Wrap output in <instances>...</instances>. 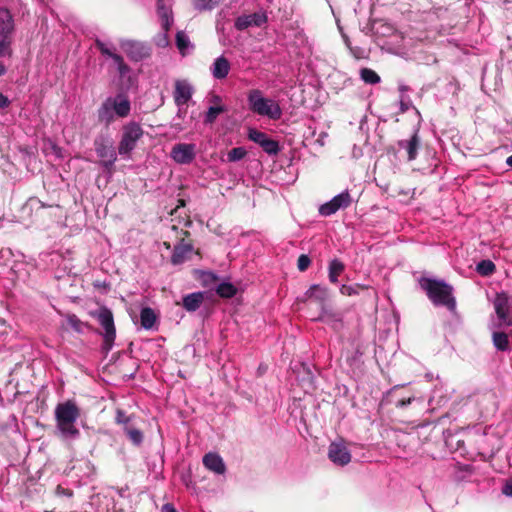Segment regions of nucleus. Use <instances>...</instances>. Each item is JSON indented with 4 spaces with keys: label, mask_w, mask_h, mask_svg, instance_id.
Here are the masks:
<instances>
[{
    "label": "nucleus",
    "mask_w": 512,
    "mask_h": 512,
    "mask_svg": "<svg viewBox=\"0 0 512 512\" xmlns=\"http://www.w3.org/2000/svg\"><path fill=\"white\" fill-rule=\"evenodd\" d=\"M184 227L191 226L192 221L189 218H184L179 221V224H172L167 226L166 237L167 240L163 242L167 249L173 247L172 256H186L197 255L200 256V250L194 247V241L189 231L184 230L179 225Z\"/></svg>",
    "instance_id": "1"
},
{
    "label": "nucleus",
    "mask_w": 512,
    "mask_h": 512,
    "mask_svg": "<svg viewBox=\"0 0 512 512\" xmlns=\"http://www.w3.org/2000/svg\"><path fill=\"white\" fill-rule=\"evenodd\" d=\"M419 285L434 306L445 307L452 313L456 312L457 303L452 285L444 280L429 277H421Z\"/></svg>",
    "instance_id": "2"
},
{
    "label": "nucleus",
    "mask_w": 512,
    "mask_h": 512,
    "mask_svg": "<svg viewBox=\"0 0 512 512\" xmlns=\"http://www.w3.org/2000/svg\"><path fill=\"white\" fill-rule=\"evenodd\" d=\"M80 417V409L74 401L67 400L55 408L56 429L64 440H75L80 436L76 421Z\"/></svg>",
    "instance_id": "3"
},
{
    "label": "nucleus",
    "mask_w": 512,
    "mask_h": 512,
    "mask_svg": "<svg viewBox=\"0 0 512 512\" xmlns=\"http://www.w3.org/2000/svg\"><path fill=\"white\" fill-rule=\"evenodd\" d=\"M144 130L136 121H129L121 128L117 151L123 159H131L138 142L143 138Z\"/></svg>",
    "instance_id": "4"
},
{
    "label": "nucleus",
    "mask_w": 512,
    "mask_h": 512,
    "mask_svg": "<svg viewBox=\"0 0 512 512\" xmlns=\"http://www.w3.org/2000/svg\"><path fill=\"white\" fill-rule=\"evenodd\" d=\"M247 100L250 110L260 116H267L273 120H278L282 116L279 104L272 99L263 97L262 92L258 89L250 90Z\"/></svg>",
    "instance_id": "5"
},
{
    "label": "nucleus",
    "mask_w": 512,
    "mask_h": 512,
    "mask_svg": "<svg viewBox=\"0 0 512 512\" xmlns=\"http://www.w3.org/2000/svg\"><path fill=\"white\" fill-rule=\"evenodd\" d=\"M91 316L98 321L104 330L103 332H100L103 336L102 349L108 353L112 349L116 338V329L112 311L109 308L102 306L91 312Z\"/></svg>",
    "instance_id": "6"
},
{
    "label": "nucleus",
    "mask_w": 512,
    "mask_h": 512,
    "mask_svg": "<svg viewBox=\"0 0 512 512\" xmlns=\"http://www.w3.org/2000/svg\"><path fill=\"white\" fill-rule=\"evenodd\" d=\"M496 319L491 323V329H501L512 325V297L506 292L496 293L493 300Z\"/></svg>",
    "instance_id": "7"
},
{
    "label": "nucleus",
    "mask_w": 512,
    "mask_h": 512,
    "mask_svg": "<svg viewBox=\"0 0 512 512\" xmlns=\"http://www.w3.org/2000/svg\"><path fill=\"white\" fill-rule=\"evenodd\" d=\"M94 149L101 159L100 165L111 172L117 161L118 151L115 150L112 140L105 135H99L94 139Z\"/></svg>",
    "instance_id": "8"
},
{
    "label": "nucleus",
    "mask_w": 512,
    "mask_h": 512,
    "mask_svg": "<svg viewBox=\"0 0 512 512\" xmlns=\"http://www.w3.org/2000/svg\"><path fill=\"white\" fill-rule=\"evenodd\" d=\"M352 203V198L348 190L336 195L329 202L322 204L319 207V213L322 216H331L340 209L349 207Z\"/></svg>",
    "instance_id": "9"
},
{
    "label": "nucleus",
    "mask_w": 512,
    "mask_h": 512,
    "mask_svg": "<svg viewBox=\"0 0 512 512\" xmlns=\"http://www.w3.org/2000/svg\"><path fill=\"white\" fill-rule=\"evenodd\" d=\"M193 88L186 80H176L174 84L173 98L175 104L179 107L177 116L182 118L186 113V109H181V106L187 104L192 98Z\"/></svg>",
    "instance_id": "10"
},
{
    "label": "nucleus",
    "mask_w": 512,
    "mask_h": 512,
    "mask_svg": "<svg viewBox=\"0 0 512 512\" xmlns=\"http://www.w3.org/2000/svg\"><path fill=\"white\" fill-rule=\"evenodd\" d=\"M121 47L125 54L135 62L148 58L151 54V48L140 41L128 40L123 42Z\"/></svg>",
    "instance_id": "11"
},
{
    "label": "nucleus",
    "mask_w": 512,
    "mask_h": 512,
    "mask_svg": "<svg viewBox=\"0 0 512 512\" xmlns=\"http://www.w3.org/2000/svg\"><path fill=\"white\" fill-rule=\"evenodd\" d=\"M172 159L179 164H190L196 157V146L192 143H177L171 150Z\"/></svg>",
    "instance_id": "12"
},
{
    "label": "nucleus",
    "mask_w": 512,
    "mask_h": 512,
    "mask_svg": "<svg viewBox=\"0 0 512 512\" xmlns=\"http://www.w3.org/2000/svg\"><path fill=\"white\" fill-rule=\"evenodd\" d=\"M328 458L338 466H345L351 461V454L343 442H332L328 448Z\"/></svg>",
    "instance_id": "13"
},
{
    "label": "nucleus",
    "mask_w": 512,
    "mask_h": 512,
    "mask_svg": "<svg viewBox=\"0 0 512 512\" xmlns=\"http://www.w3.org/2000/svg\"><path fill=\"white\" fill-rule=\"evenodd\" d=\"M306 295L308 298L314 299L321 305V314L314 320L323 321L326 315H330L328 309L325 306V301L328 299V291L326 288L321 287L320 285H312L306 292Z\"/></svg>",
    "instance_id": "14"
},
{
    "label": "nucleus",
    "mask_w": 512,
    "mask_h": 512,
    "mask_svg": "<svg viewBox=\"0 0 512 512\" xmlns=\"http://www.w3.org/2000/svg\"><path fill=\"white\" fill-rule=\"evenodd\" d=\"M107 99L116 116L125 118L130 114L131 103L125 94L119 93L115 97H108Z\"/></svg>",
    "instance_id": "15"
},
{
    "label": "nucleus",
    "mask_w": 512,
    "mask_h": 512,
    "mask_svg": "<svg viewBox=\"0 0 512 512\" xmlns=\"http://www.w3.org/2000/svg\"><path fill=\"white\" fill-rule=\"evenodd\" d=\"M15 31L14 17L6 7H0V37H10Z\"/></svg>",
    "instance_id": "16"
},
{
    "label": "nucleus",
    "mask_w": 512,
    "mask_h": 512,
    "mask_svg": "<svg viewBox=\"0 0 512 512\" xmlns=\"http://www.w3.org/2000/svg\"><path fill=\"white\" fill-rule=\"evenodd\" d=\"M267 17L261 13H253L250 15H243L236 19L235 27L238 30H245L251 26L260 27L266 23Z\"/></svg>",
    "instance_id": "17"
},
{
    "label": "nucleus",
    "mask_w": 512,
    "mask_h": 512,
    "mask_svg": "<svg viewBox=\"0 0 512 512\" xmlns=\"http://www.w3.org/2000/svg\"><path fill=\"white\" fill-rule=\"evenodd\" d=\"M203 465L216 474H224L226 466L223 459L217 453L209 452L203 457Z\"/></svg>",
    "instance_id": "18"
},
{
    "label": "nucleus",
    "mask_w": 512,
    "mask_h": 512,
    "mask_svg": "<svg viewBox=\"0 0 512 512\" xmlns=\"http://www.w3.org/2000/svg\"><path fill=\"white\" fill-rule=\"evenodd\" d=\"M205 300V292H193L182 299V306L187 312H195Z\"/></svg>",
    "instance_id": "19"
},
{
    "label": "nucleus",
    "mask_w": 512,
    "mask_h": 512,
    "mask_svg": "<svg viewBox=\"0 0 512 512\" xmlns=\"http://www.w3.org/2000/svg\"><path fill=\"white\" fill-rule=\"evenodd\" d=\"M230 71V62L224 57L220 56L215 59L212 67V75L215 79H224L227 77Z\"/></svg>",
    "instance_id": "20"
},
{
    "label": "nucleus",
    "mask_w": 512,
    "mask_h": 512,
    "mask_svg": "<svg viewBox=\"0 0 512 512\" xmlns=\"http://www.w3.org/2000/svg\"><path fill=\"white\" fill-rule=\"evenodd\" d=\"M400 148H403L407 151L408 160H414L417 157V151L420 146V138L417 132L411 136L409 140H401L398 143Z\"/></svg>",
    "instance_id": "21"
},
{
    "label": "nucleus",
    "mask_w": 512,
    "mask_h": 512,
    "mask_svg": "<svg viewBox=\"0 0 512 512\" xmlns=\"http://www.w3.org/2000/svg\"><path fill=\"white\" fill-rule=\"evenodd\" d=\"M492 341L495 348L499 351H508L510 349L508 334L499 331V329H492Z\"/></svg>",
    "instance_id": "22"
},
{
    "label": "nucleus",
    "mask_w": 512,
    "mask_h": 512,
    "mask_svg": "<svg viewBox=\"0 0 512 512\" xmlns=\"http://www.w3.org/2000/svg\"><path fill=\"white\" fill-rule=\"evenodd\" d=\"M156 321H157V316L152 308L144 307L141 309L140 322H141V326L144 329H146V330L152 329L154 327Z\"/></svg>",
    "instance_id": "23"
},
{
    "label": "nucleus",
    "mask_w": 512,
    "mask_h": 512,
    "mask_svg": "<svg viewBox=\"0 0 512 512\" xmlns=\"http://www.w3.org/2000/svg\"><path fill=\"white\" fill-rule=\"evenodd\" d=\"M237 288L231 283L227 281H223L216 285L215 292L216 294L225 299H230L237 294Z\"/></svg>",
    "instance_id": "24"
},
{
    "label": "nucleus",
    "mask_w": 512,
    "mask_h": 512,
    "mask_svg": "<svg viewBox=\"0 0 512 512\" xmlns=\"http://www.w3.org/2000/svg\"><path fill=\"white\" fill-rule=\"evenodd\" d=\"M98 120L105 122L107 125L114 121V112L106 99L98 109Z\"/></svg>",
    "instance_id": "25"
},
{
    "label": "nucleus",
    "mask_w": 512,
    "mask_h": 512,
    "mask_svg": "<svg viewBox=\"0 0 512 512\" xmlns=\"http://www.w3.org/2000/svg\"><path fill=\"white\" fill-rule=\"evenodd\" d=\"M345 266L337 258L333 259L329 265V280L332 283L338 282V277L344 272Z\"/></svg>",
    "instance_id": "26"
},
{
    "label": "nucleus",
    "mask_w": 512,
    "mask_h": 512,
    "mask_svg": "<svg viewBox=\"0 0 512 512\" xmlns=\"http://www.w3.org/2000/svg\"><path fill=\"white\" fill-rule=\"evenodd\" d=\"M124 434L130 440V442L136 447L141 446L144 441L143 432L140 429L136 428L135 426L125 428Z\"/></svg>",
    "instance_id": "27"
},
{
    "label": "nucleus",
    "mask_w": 512,
    "mask_h": 512,
    "mask_svg": "<svg viewBox=\"0 0 512 512\" xmlns=\"http://www.w3.org/2000/svg\"><path fill=\"white\" fill-rule=\"evenodd\" d=\"M157 13L162 20V26L167 30L170 25L171 10L164 3V0H157Z\"/></svg>",
    "instance_id": "28"
},
{
    "label": "nucleus",
    "mask_w": 512,
    "mask_h": 512,
    "mask_svg": "<svg viewBox=\"0 0 512 512\" xmlns=\"http://www.w3.org/2000/svg\"><path fill=\"white\" fill-rule=\"evenodd\" d=\"M360 78L361 80L370 85H374L380 82V76L370 68H362L360 70Z\"/></svg>",
    "instance_id": "29"
},
{
    "label": "nucleus",
    "mask_w": 512,
    "mask_h": 512,
    "mask_svg": "<svg viewBox=\"0 0 512 512\" xmlns=\"http://www.w3.org/2000/svg\"><path fill=\"white\" fill-rule=\"evenodd\" d=\"M132 419L133 415H128L125 411L121 409H117L116 416H115V422L118 425L122 426V430L125 433V428L127 427H133L132 425Z\"/></svg>",
    "instance_id": "30"
},
{
    "label": "nucleus",
    "mask_w": 512,
    "mask_h": 512,
    "mask_svg": "<svg viewBox=\"0 0 512 512\" xmlns=\"http://www.w3.org/2000/svg\"><path fill=\"white\" fill-rule=\"evenodd\" d=\"M66 320L68 325L78 333H83L84 328L88 327V324L82 322L75 314L67 315Z\"/></svg>",
    "instance_id": "31"
},
{
    "label": "nucleus",
    "mask_w": 512,
    "mask_h": 512,
    "mask_svg": "<svg viewBox=\"0 0 512 512\" xmlns=\"http://www.w3.org/2000/svg\"><path fill=\"white\" fill-rule=\"evenodd\" d=\"M476 270L482 276H489L494 272L495 264L489 259H485L477 264Z\"/></svg>",
    "instance_id": "32"
},
{
    "label": "nucleus",
    "mask_w": 512,
    "mask_h": 512,
    "mask_svg": "<svg viewBox=\"0 0 512 512\" xmlns=\"http://www.w3.org/2000/svg\"><path fill=\"white\" fill-rule=\"evenodd\" d=\"M247 155V151L243 147L232 148L227 153V160L229 162H236L242 160Z\"/></svg>",
    "instance_id": "33"
},
{
    "label": "nucleus",
    "mask_w": 512,
    "mask_h": 512,
    "mask_svg": "<svg viewBox=\"0 0 512 512\" xmlns=\"http://www.w3.org/2000/svg\"><path fill=\"white\" fill-rule=\"evenodd\" d=\"M221 0H194V7L199 11L212 10Z\"/></svg>",
    "instance_id": "34"
},
{
    "label": "nucleus",
    "mask_w": 512,
    "mask_h": 512,
    "mask_svg": "<svg viewBox=\"0 0 512 512\" xmlns=\"http://www.w3.org/2000/svg\"><path fill=\"white\" fill-rule=\"evenodd\" d=\"M261 147L269 155H277L280 151L279 143L269 137L261 145Z\"/></svg>",
    "instance_id": "35"
},
{
    "label": "nucleus",
    "mask_w": 512,
    "mask_h": 512,
    "mask_svg": "<svg viewBox=\"0 0 512 512\" xmlns=\"http://www.w3.org/2000/svg\"><path fill=\"white\" fill-rule=\"evenodd\" d=\"M225 108L223 106H211L205 116V123L212 124L219 114L223 113Z\"/></svg>",
    "instance_id": "36"
},
{
    "label": "nucleus",
    "mask_w": 512,
    "mask_h": 512,
    "mask_svg": "<svg viewBox=\"0 0 512 512\" xmlns=\"http://www.w3.org/2000/svg\"><path fill=\"white\" fill-rule=\"evenodd\" d=\"M249 140L259 144L260 146L267 140L268 136L257 129L251 128L248 132Z\"/></svg>",
    "instance_id": "37"
},
{
    "label": "nucleus",
    "mask_w": 512,
    "mask_h": 512,
    "mask_svg": "<svg viewBox=\"0 0 512 512\" xmlns=\"http://www.w3.org/2000/svg\"><path fill=\"white\" fill-rule=\"evenodd\" d=\"M12 38L10 37H1L0 39V57H3L5 55L11 56L12 55Z\"/></svg>",
    "instance_id": "38"
},
{
    "label": "nucleus",
    "mask_w": 512,
    "mask_h": 512,
    "mask_svg": "<svg viewBox=\"0 0 512 512\" xmlns=\"http://www.w3.org/2000/svg\"><path fill=\"white\" fill-rule=\"evenodd\" d=\"M200 279H201L202 284L204 286H210V285L215 284L217 282L218 276L215 273H213V272L203 271V272H201Z\"/></svg>",
    "instance_id": "39"
},
{
    "label": "nucleus",
    "mask_w": 512,
    "mask_h": 512,
    "mask_svg": "<svg viewBox=\"0 0 512 512\" xmlns=\"http://www.w3.org/2000/svg\"><path fill=\"white\" fill-rule=\"evenodd\" d=\"M176 45L182 53L188 47L189 39L184 32H178L176 34Z\"/></svg>",
    "instance_id": "40"
},
{
    "label": "nucleus",
    "mask_w": 512,
    "mask_h": 512,
    "mask_svg": "<svg viewBox=\"0 0 512 512\" xmlns=\"http://www.w3.org/2000/svg\"><path fill=\"white\" fill-rule=\"evenodd\" d=\"M95 46L97 47V49H99V51L103 54V55H106V56H109L110 58H112L113 55H115L116 53H113L111 50H109L106 45L99 39H97L95 41Z\"/></svg>",
    "instance_id": "41"
},
{
    "label": "nucleus",
    "mask_w": 512,
    "mask_h": 512,
    "mask_svg": "<svg viewBox=\"0 0 512 512\" xmlns=\"http://www.w3.org/2000/svg\"><path fill=\"white\" fill-rule=\"evenodd\" d=\"M311 265V258H298V269L305 271Z\"/></svg>",
    "instance_id": "42"
},
{
    "label": "nucleus",
    "mask_w": 512,
    "mask_h": 512,
    "mask_svg": "<svg viewBox=\"0 0 512 512\" xmlns=\"http://www.w3.org/2000/svg\"><path fill=\"white\" fill-rule=\"evenodd\" d=\"M503 494L512 497V478L508 479L502 488Z\"/></svg>",
    "instance_id": "43"
},
{
    "label": "nucleus",
    "mask_w": 512,
    "mask_h": 512,
    "mask_svg": "<svg viewBox=\"0 0 512 512\" xmlns=\"http://www.w3.org/2000/svg\"><path fill=\"white\" fill-rule=\"evenodd\" d=\"M340 292L343 295L350 296V295L354 294L356 291H355V289L352 286L342 285L341 288H340Z\"/></svg>",
    "instance_id": "44"
},
{
    "label": "nucleus",
    "mask_w": 512,
    "mask_h": 512,
    "mask_svg": "<svg viewBox=\"0 0 512 512\" xmlns=\"http://www.w3.org/2000/svg\"><path fill=\"white\" fill-rule=\"evenodd\" d=\"M10 105V100L0 92V109L7 108Z\"/></svg>",
    "instance_id": "45"
},
{
    "label": "nucleus",
    "mask_w": 512,
    "mask_h": 512,
    "mask_svg": "<svg viewBox=\"0 0 512 512\" xmlns=\"http://www.w3.org/2000/svg\"><path fill=\"white\" fill-rule=\"evenodd\" d=\"M161 512H178L174 505L171 504V503H165L162 508H161Z\"/></svg>",
    "instance_id": "46"
},
{
    "label": "nucleus",
    "mask_w": 512,
    "mask_h": 512,
    "mask_svg": "<svg viewBox=\"0 0 512 512\" xmlns=\"http://www.w3.org/2000/svg\"><path fill=\"white\" fill-rule=\"evenodd\" d=\"M112 59H113V60H114V62L117 64V69H118L119 67H121L123 64H125L123 57H122L121 55H119V54H115V55H113V56H112Z\"/></svg>",
    "instance_id": "47"
},
{
    "label": "nucleus",
    "mask_w": 512,
    "mask_h": 512,
    "mask_svg": "<svg viewBox=\"0 0 512 512\" xmlns=\"http://www.w3.org/2000/svg\"><path fill=\"white\" fill-rule=\"evenodd\" d=\"M112 59H113V60H114V62L117 64V69H118L119 67H121L123 64H125L123 57H122L121 55H119V54H115V55H113V56H112Z\"/></svg>",
    "instance_id": "48"
},
{
    "label": "nucleus",
    "mask_w": 512,
    "mask_h": 512,
    "mask_svg": "<svg viewBox=\"0 0 512 512\" xmlns=\"http://www.w3.org/2000/svg\"><path fill=\"white\" fill-rule=\"evenodd\" d=\"M412 400H413V398H407V399L399 400V401L396 403V406H397V407H400V408L406 407V406H408L409 404H411Z\"/></svg>",
    "instance_id": "49"
},
{
    "label": "nucleus",
    "mask_w": 512,
    "mask_h": 512,
    "mask_svg": "<svg viewBox=\"0 0 512 512\" xmlns=\"http://www.w3.org/2000/svg\"><path fill=\"white\" fill-rule=\"evenodd\" d=\"M130 71L129 66L125 63L121 67L118 68V72L120 76H125Z\"/></svg>",
    "instance_id": "50"
},
{
    "label": "nucleus",
    "mask_w": 512,
    "mask_h": 512,
    "mask_svg": "<svg viewBox=\"0 0 512 512\" xmlns=\"http://www.w3.org/2000/svg\"><path fill=\"white\" fill-rule=\"evenodd\" d=\"M184 259L185 258H171L173 265H179V264L183 263Z\"/></svg>",
    "instance_id": "51"
},
{
    "label": "nucleus",
    "mask_w": 512,
    "mask_h": 512,
    "mask_svg": "<svg viewBox=\"0 0 512 512\" xmlns=\"http://www.w3.org/2000/svg\"><path fill=\"white\" fill-rule=\"evenodd\" d=\"M6 73V67L0 62V76Z\"/></svg>",
    "instance_id": "52"
},
{
    "label": "nucleus",
    "mask_w": 512,
    "mask_h": 512,
    "mask_svg": "<svg viewBox=\"0 0 512 512\" xmlns=\"http://www.w3.org/2000/svg\"><path fill=\"white\" fill-rule=\"evenodd\" d=\"M506 163L508 166L512 167V155L507 158Z\"/></svg>",
    "instance_id": "53"
},
{
    "label": "nucleus",
    "mask_w": 512,
    "mask_h": 512,
    "mask_svg": "<svg viewBox=\"0 0 512 512\" xmlns=\"http://www.w3.org/2000/svg\"><path fill=\"white\" fill-rule=\"evenodd\" d=\"M351 52H352V53H353L357 58H359V56L355 54L354 49H352V48H351Z\"/></svg>",
    "instance_id": "54"
},
{
    "label": "nucleus",
    "mask_w": 512,
    "mask_h": 512,
    "mask_svg": "<svg viewBox=\"0 0 512 512\" xmlns=\"http://www.w3.org/2000/svg\"><path fill=\"white\" fill-rule=\"evenodd\" d=\"M179 202H180V205H181V206H184V205H185L184 200H180Z\"/></svg>",
    "instance_id": "55"
}]
</instances>
